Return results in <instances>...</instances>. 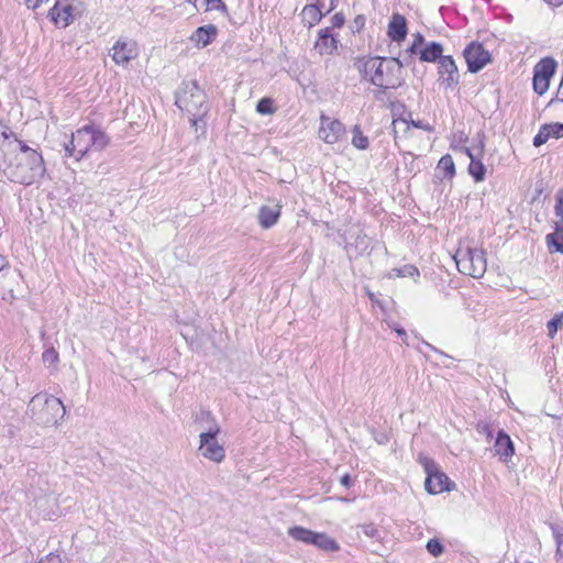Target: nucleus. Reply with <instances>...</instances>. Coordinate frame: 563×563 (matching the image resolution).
<instances>
[{"label":"nucleus","mask_w":563,"mask_h":563,"mask_svg":"<svg viewBox=\"0 0 563 563\" xmlns=\"http://www.w3.org/2000/svg\"><path fill=\"white\" fill-rule=\"evenodd\" d=\"M2 151L4 158L16 151L22 154L15 166L11 164L8 166L14 181L29 186L44 177L46 168L42 155L29 147L23 141L14 137L13 141L5 142L2 145Z\"/></svg>","instance_id":"obj_1"},{"label":"nucleus","mask_w":563,"mask_h":563,"mask_svg":"<svg viewBox=\"0 0 563 563\" xmlns=\"http://www.w3.org/2000/svg\"><path fill=\"white\" fill-rule=\"evenodd\" d=\"M363 78L369 77L373 85L384 89H395L402 85L400 77L404 63L400 58L369 57L355 63Z\"/></svg>","instance_id":"obj_2"},{"label":"nucleus","mask_w":563,"mask_h":563,"mask_svg":"<svg viewBox=\"0 0 563 563\" xmlns=\"http://www.w3.org/2000/svg\"><path fill=\"white\" fill-rule=\"evenodd\" d=\"M29 410L32 419L37 424L54 426L64 418L66 408L59 398L36 394L29 402Z\"/></svg>","instance_id":"obj_3"},{"label":"nucleus","mask_w":563,"mask_h":563,"mask_svg":"<svg viewBox=\"0 0 563 563\" xmlns=\"http://www.w3.org/2000/svg\"><path fill=\"white\" fill-rule=\"evenodd\" d=\"M453 258L459 272L464 275L479 278L486 272L487 263L483 250L470 246H460Z\"/></svg>","instance_id":"obj_4"},{"label":"nucleus","mask_w":563,"mask_h":563,"mask_svg":"<svg viewBox=\"0 0 563 563\" xmlns=\"http://www.w3.org/2000/svg\"><path fill=\"white\" fill-rule=\"evenodd\" d=\"M207 96L199 88L197 81H191L185 86L183 92L177 97L176 104L180 109H185L192 115L194 125L207 113L206 103Z\"/></svg>","instance_id":"obj_5"},{"label":"nucleus","mask_w":563,"mask_h":563,"mask_svg":"<svg viewBox=\"0 0 563 563\" xmlns=\"http://www.w3.org/2000/svg\"><path fill=\"white\" fill-rule=\"evenodd\" d=\"M288 536L296 541L314 545L325 552L340 550L339 543L324 532H316L300 526H294L288 529Z\"/></svg>","instance_id":"obj_6"},{"label":"nucleus","mask_w":563,"mask_h":563,"mask_svg":"<svg viewBox=\"0 0 563 563\" xmlns=\"http://www.w3.org/2000/svg\"><path fill=\"white\" fill-rule=\"evenodd\" d=\"M418 461L427 473L424 487L429 494L434 495L451 489L449 477L439 470L438 464L432 459L420 453L418 455Z\"/></svg>","instance_id":"obj_7"},{"label":"nucleus","mask_w":563,"mask_h":563,"mask_svg":"<svg viewBox=\"0 0 563 563\" xmlns=\"http://www.w3.org/2000/svg\"><path fill=\"white\" fill-rule=\"evenodd\" d=\"M220 433V427L213 422L212 426L199 435V452L200 454L214 463H220L225 457V450L222 444L217 440Z\"/></svg>","instance_id":"obj_8"},{"label":"nucleus","mask_w":563,"mask_h":563,"mask_svg":"<svg viewBox=\"0 0 563 563\" xmlns=\"http://www.w3.org/2000/svg\"><path fill=\"white\" fill-rule=\"evenodd\" d=\"M109 54L117 65L126 66L131 60L137 57L139 46L133 40L120 37L112 46Z\"/></svg>","instance_id":"obj_9"},{"label":"nucleus","mask_w":563,"mask_h":563,"mask_svg":"<svg viewBox=\"0 0 563 563\" xmlns=\"http://www.w3.org/2000/svg\"><path fill=\"white\" fill-rule=\"evenodd\" d=\"M463 55L471 73L479 71L490 62L489 52L484 48L483 44L477 42L470 43L465 47Z\"/></svg>","instance_id":"obj_10"},{"label":"nucleus","mask_w":563,"mask_h":563,"mask_svg":"<svg viewBox=\"0 0 563 563\" xmlns=\"http://www.w3.org/2000/svg\"><path fill=\"white\" fill-rule=\"evenodd\" d=\"M345 133V128L342 122L336 119H331L324 114L321 115V125L319 129V136L328 144L336 143Z\"/></svg>","instance_id":"obj_11"},{"label":"nucleus","mask_w":563,"mask_h":563,"mask_svg":"<svg viewBox=\"0 0 563 563\" xmlns=\"http://www.w3.org/2000/svg\"><path fill=\"white\" fill-rule=\"evenodd\" d=\"M71 150L77 151L79 161L91 148V125H85L71 134Z\"/></svg>","instance_id":"obj_12"},{"label":"nucleus","mask_w":563,"mask_h":563,"mask_svg":"<svg viewBox=\"0 0 563 563\" xmlns=\"http://www.w3.org/2000/svg\"><path fill=\"white\" fill-rule=\"evenodd\" d=\"M439 74L448 88H454L459 85V71L452 56H443L439 62Z\"/></svg>","instance_id":"obj_13"},{"label":"nucleus","mask_w":563,"mask_h":563,"mask_svg":"<svg viewBox=\"0 0 563 563\" xmlns=\"http://www.w3.org/2000/svg\"><path fill=\"white\" fill-rule=\"evenodd\" d=\"M407 33H408V27H407L406 18L399 13H394L391 16V20L388 24V31H387L388 36L394 42L399 43L406 38Z\"/></svg>","instance_id":"obj_14"},{"label":"nucleus","mask_w":563,"mask_h":563,"mask_svg":"<svg viewBox=\"0 0 563 563\" xmlns=\"http://www.w3.org/2000/svg\"><path fill=\"white\" fill-rule=\"evenodd\" d=\"M494 451L503 461H508L515 454L514 443L510 437L503 430L497 434Z\"/></svg>","instance_id":"obj_15"},{"label":"nucleus","mask_w":563,"mask_h":563,"mask_svg":"<svg viewBox=\"0 0 563 563\" xmlns=\"http://www.w3.org/2000/svg\"><path fill=\"white\" fill-rule=\"evenodd\" d=\"M73 7L64 3L62 0H57L54 7L49 10L48 15L55 22H62L64 26H67L73 20Z\"/></svg>","instance_id":"obj_16"},{"label":"nucleus","mask_w":563,"mask_h":563,"mask_svg":"<svg viewBox=\"0 0 563 563\" xmlns=\"http://www.w3.org/2000/svg\"><path fill=\"white\" fill-rule=\"evenodd\" d=\"M217 33L218 29L213 24L200 26L191 34L190 41L198 47H206L216 38Z\"/></svg>","instance_id":"obj_17"},{"label":"nucleus","mask_w":563,"mask_h":563,"mask_svg":"<svg viewBox=\"0 0 563 563\" xmlns=\"http://www.w3.org/2000/svg\"><path fill=\"white\" fill-rule=\"evenodd\" d=\"M314 48L320 55H329L336 49V40L330 33L329 27L320 30L319 38L314 44Z\"/></svg>","instance_id":"obj_18"},{"label":"nucleus","mask_w":563,"mask_h":563,"mask_svg":"<svg viewBox=\"0 0 563 563\" xmlns=\"http://www.w3.org/2000/svg\"><path fill=\"white\" fill-rule=\"evenodd\" d=\"M280 216V206H276L274 208L263 206L258 212V222L260 225L264 229H269L273 227Z\"/></svg>","instance_id":"obj_19"},{"label":"nucleus","mask_w":563,"mask_h":563,"mask_svg":"<svg viewBox=\"0 0 563 563\" xmlns=\"http://www.w3.org/2000/svg\"><path fill=\"white\" fill-rule=\"evenodd\" d=\"M443 53V46L440 43L431 42L424 48L419 51V58L421 62H435L440 60Z\"/></svg>","instance_id":"obj_20"},{"label":"nucleus","mask_w":563,"mask_h":563,"mask_svg":"<svg viewBox=\"0 0 563 563\" xmlns=\"http://www.w3.org/2000/svg\"><path fill=\"white\" fill-rule=\"evenodd\" d=\"M467 156L471 158L468 165V173L473 176L476 181H482L485 178L486 167L482 163L481 158L475 156L470 148H465Z\"/></svg>","instance_id":"obj_21"},{"label":"nucleus","mask_w":563,"mask_h":563,"mask_svg":"<svg viewBox=\"0 0 563 563\" xmlns=\"http://www.w3.org/2000/svg\"><path fill=\"white\" fill-rule=\"evenodd\" d=\"M556 68V62L552 57L542 58L534 67V73L538 76L551 79Z\"/></svg>","instance_id":"obj_22"},{"label":"nucleus","mask_w":563,"mask_h":563,"mask_svg":"<svg viewBox=\"0 0 563 563\" xmlns=\"http://www.w3.org/2000/svg\"><path fill=\"white\" fill-rule=\"evenodd\" d=\"M549 247L563 254V224L555 222V231L547 235Z\"/></svg>","instance_id":"obj_23"},{"label":"nucleus","mask_w":563,"mask_h":563,"mask_svg":"<svg viewBox=\"0 0 563 563\" xmlns=\"http://www.w3.org/2000/svg\"><path fill=\"white\" fill-rule=\"evenodd\" d=\"M109 142V136L102 130L91 125V147L97 151H102Z\"/></svg>","instance_id":"obj_24"},{"label":"nucleus","mask_w":563,"mask_h":563,"mask_svg":"<svg viewBox=\"0 0 563 563\" xmlns=\"http://www.w3.org/2000/svg\"><path fill=\"white\" fill-rule=\"evenodd\" d=\"M438 169L443 170V177L453 178L455 175V165L451 155H444L438 163Z\"/></svg>","instance_id":"obj_25"},{"label":"nucleus","mask_w":563,"mask_h":563,"mask_svg":"<svg viewBox=\"0 0 563 563\" xmlns=\"http://www.w3.org/2000/svg\"><path fill=\"white\" fill-rule=\"evenodd\" d=\"M352 144L358 150H367L369 142L367 136H365L361 130L360 125H354L353 130Z\"/></svg>","instance_id":"obj_26"},{"label":"nucleus","mask_w":563,"mask_h":563,"mask_svg":"<svg viewBox=\"0 0 563 563\" xmlns=\"http://www.w3.org/2000/svg\"><path fill=\"white\" fill-rule=\"evenodd\" d=\"M563 327V311L556 313L548 323V335L553 339L558 330Z\"/></svg>","instance_id":"obj_27"},{"label":"nucleus","mask_w":563,"mask_h":563,"mask_svg":"<svg viewBox=\"0 0 563 563\" xmlns=\"http://www.w3.org/2000/svg\"><path fill=\"white\" fill-rule=\"evenodd\" d=\"M320 7H322V3L316 5V4H309L306 5L303 9V12L308 15H310L311 20L309 21L310 25H313L314 23L319 22L322 18V12L320 10Z\"/></svg>","instance_id":"obj_28"},{"label":"nucleus","mask_w":563,"mask_h":563,"mask_svg":"<svg viewBox=\"0 0 563 563\" xmlns=\"http://www.w3.org/2000/svg\"><path fill=\"white\" fill-rule=\"evenodd\" d=\"M550 528L552 530L555 543H556V551L555 554H562L563 550V527L559 525H550Z\"/></svg>","instance_id":"obj_29"},{"label":"nucleus","mask_w":563,"mask_h":563,"mask_svg":"<svg viewBox=\"0 0 563 563\" xmlns=\"http://www.w3.org/2000/svg\"><path fill=\"white\" fill-rule=\"evenodd\" d=\"M550 85V79L533 74V89L538 95H543Z\"/></svg>","instance_id":"obj_30"},{"label":"nucleus","mask_w":563,"mask_h":563,"mask_svg":"<svg viewBox=\"0 0 563 563\" xmlns=\"http://www.w3.org/2000/svg\"><path fill=\"white\" fill-rule=\"evenodd\" d=\"M256 111L261 114H273L275 112L273 100L269 98H262L256 104Z\"/></svg>","instance_id":"obj_31"},{"label":"nucleus","mask_w":563,"mask_h":563,"mask_svg":"<svg viewBox=\"0 0 563 563\" xmlns=\"http://www.w3.org/2000/svg\"><path fill=\"white\" fill-rule=\"evenodd\" d=\"M428 552L438 558L444 552V547L438 539H430L426 545Z\"/></svg>","instance_id":"obj_32"},{"label":"nucleus","mask_w":563,"mask_h":563,"mask_svg":"<svg viewBox=\"0 0 563 563\" xmlns=\"http://www.w3.org/2000/svg\"><path fill=\"white\" fill-rule=\"evenodd\" d=\"M358 529L363 534L373 539H380V532L377 527L373 523L360 526Z\"/></svg>","instance_id":"obj_33"},{"label":"nucleus","mask_w":563,"mask_h":563,"mask_svg":"<svg viewBox=\"0 0 563 563\" xmlns=\"http://www.w3.org/2000/svg\"><path fill=\"white\" fill-rule=\"evenodd\" d=\"M550 137V133L548 132V128L544 125L541 126L538 134L533 137V145L539 147L543 145Z\"/></svg>","instance_id":"obj_34"},{"label":"nucleus","mask_w":563,"mask_h":563,"mask_svg":"<svg viewBox=\"0 0 563 563\" xmlns=\"http://www.w3.org/2000/svg\"><path fill=\"white\" fill-rule=\"evenodd\" d=\"M42 360H43L44 364H47V365L56 364L58 362V353L54 347H49L44 351V353L42 355Z\"/></svg>","instance_id":"obj_35"},{"label":"nucleus","mask_w":563,"mask_h":563,"mask_svg":"<svg viewBox=\"0 0 563 563\" xmlns=\"http://www.w3.org/2000/svg\"><path fill=\"white\" fill-rule=\"evenodd\" d=\"M205 10H225L227 7L222 0H202Z\"/></svg>","instance_id":"obj_36"},{"label":"nucleus","mask_w":563,"mask_h":563,"mask_svg":"<svg viewBox=\"0 0 563 563\" xmlns=\"http://www.w3.org/2000/svg\"><path fill=\"white\" fill-rule=\"evenodd\" d=\"M16 135L10 131V129L2 124L0 121V141H2L1 146L9 141H13Z\"/></svg>","instance_id":"obj_37"},{"label":"nucleus","mask_w":563,"mask_h":563,"mask_svg":"<svg viewBox=\"0 0 563 563\" xmlns=\"http://www.w3.org/2000/svg\"><path fill=\"white\" fill-rule=\"evenodd\" d=\"M548 128V132L550 133V136H553L555 139H560L563 136V123H551L545 124Z\"/></svg>","instance_id":"obj_38"},{"label":"nucleus","mask_w":563,"mask_h":563,"mask_svg":"<svg viewBox=\"0 0 563 563\" xmlns=\"http://www.w3.org/2000/svg\"><path fill=\"white\" fill-rule=\"evenodd\" d=\"M555 214L560 218L556 223L563 224V188L558 192L556 196Z\"/></svg>","instance_id":"obj_39"},{"label":"nucleus","mask_w":563,"mask_h":563,"mask_svg":"<svg viewBox=\"0 0 563 563\" xmlns=\"http://www.w3.org/2000/svg\"><path fill=\"white\" fill-rule=\"evenodd\" d=\"M394 271L397 273V276H402V277L419 275V271L412 265H405L404 267L397 268Z\"/></svg>","instance_id":"obj_40"},{"label":"nucleus","mask_w":563,"mask_h":563,"mask_svg":"<svg viewBox=\"0 0 563 563\" xmlns=\"http://www.w3.org/2000/svg\"><path fill=\"white\" fill-rule=\"evenodd\" d=\"M420 46L416 44H411L409 48L405 52V54H408L407 57H404V59H400L405 65H409L412 62V55L419 53Z\"/></svg>","instance_id":"obj_41"},{"label":"nucleus","mask_w":563,"mask_h":563,"mask_svg":"<svg viewBox=\"0 0 563 563\" xmlns=\"http://www.w3.org/2000/svg\"><path fill=\"white\" fill-rule=\"evenodd\" d=\"M476 430L478 433L485 434L487 439L493 438V429L486 422H478L476 426Z\"/></svg>","instance_id":"obj_42"},{"label":"nucleus","mask_w":563,"mask_h":563,"mask_svg":"<svg viewBox=\"0 0 563 563\" xmlns=\"http://www.w3.org/2000/svg\"><path fill=\"white\" fill-rule=\"evenodd\" d=\"M37 563H63V561L58 554L52 552L44 559H41Z\"/></svg>","instance_id":"obj_43"},{"label":"nucleus","mask_w":563,"mask_h":563,"mask_svg":"<svg viewBox=\"0 0 563 563\" xmlns=\"http://www.w3.org/2000/svg\"><path fill=\"white\" fill-rule=\"evenodd\" d=\"M344 21H345L344 15L341 12L335 13L332 16V19H331V23H332L333 27H341V26H343Z\"/></svg>","instance_id":"obj_44"},{"label":"nucleus","mask_w":563,"mask_h":563,"mask_svg":"<svg viewBox=\"0 0 563 563\" xmlns=\"http://www.w3.org/2000/svg\"><path fill=\"white\" fill-rule=\"evenodd\" d=\"M389 327H390V328H393V329L396 331V333H397V334L402 339V341H404L405 343H407V342H406L407 333H406V331H405V329H404V328H401V327H396V325H395V327H394V325H389Z\"/></svg>","instance_id":"obj_45"},{"label":"nucleus","mask_w":563,"mask_h":563,"mask_svg":"<svg viewBox=\"0 0 563 563\" xmlns=\"http://www.w3.org/2000/svg\"><path fill=\"white\" fill-rule=\"evenodd\" d=\"M423 42H424V37H423L422 34H420V33L413 34V42H412V44L421 46L423 44Z\"/></svg>","instance_id":"obj_46"},{"label":"nucleus","mask_w":563,"mask_h":563,"mask_svg":"<svg viewBox=\"0 0 563 563\" xmlns=\"http://www.w3.org/2000/svg\"><path fill=\"white\" fill-rule=\"evenodd\" d=\"M341 484L344 486V487H350L351 486V483H352V479H351V476L349 474H344L341 479H340Z\"/></svg>","instance_id":"obj_47"},{"label":"nucleus","mask_w":563,"mask_h":563,"mask_svg":"<svg viewBox=\"0 0 563 563\" xmlns=\"http://www.w3.org/2000/svg\"><path fill=\"white\" fill-rule=\"evenodd\" d=\"M65 151L67 153L68 156H75L77 158V151H73L71 150V144L70 142L65 144Z\"/></svg>","instance_id":"obj_48"},{"label":"nucleus","mask_w":563,"mask_h":563,"mask_svg":"<svg viewBox=\"0 0 563 563\" xmlns=\"http://www.w3.org/2000/svg\"><path fill=\"white\" fill-rule=\"evenodd\" d=\"M430 350H432L433 352L440 354L441 356H445L448 357V355L445 353H443L442 351L438 350L437 347L432 346L431 344H429L428 342H423Z\"/></svg>","instance_id":"obj_49"},{"label":"nucleus","mask_w":563,"mask_h":563,"mask_svg":"<svg viewBox=\"0 0 563 563\" xmlns=\"http://www.w3.org/2000/svg\"><path fill=\"white\" fill-rule=\"evenodd\" d=\"M544 1L552 7H560L563 4V0H544Z\"/></svg>","instance_id":"obj_50"},{"label":"nucleus","mask_w":563,"mask_h":563,"mask_svg":"<svg viewBox=\"0 0 563 563\" xmlns=\"http://www.w3.org/2000/svg\"><path fill=\"white\" fill-rule=\"evenodd\" d=\"M364 21H365V18L363 15H357L354 20V22L360 25V26H363L364 25Z\"/></svg>","instance_id":"obj_51"},{"label":"nucleus","mask_w":563,"mask_h":563,"mask_svg":"<svg viewBox=\"0 0 563 563\" xmlns=\"http://www.w3.org/2000/svg\"><path fill=\"white\" fill-rule=\"evenodd\" d=\"M5 263V258L2 255H0V272L4 268Z\"/></svg>","instance_id":"obj_52"},{"label":"nucleus","mask_w":563,"mask_h":563,"mask_svg":"<svg viewBox=\"0 0 563 563\" xmlns=\"http://www.w3.org/2000/svg\"><path fill=\"white\" fill-rule=\"evenodd\" d=\"M201 416L202 417H206L207 419H210L211 418V413L209 411H202L201 412Z\"/></svg>","instance_id":"obj_53"},{"label":"nucleus","mask_w":563,"mask_h":563,"mask_svg":"<svg viewBox=\"0 0 563 563\" xmlns=\"http://www.w3.org/2000/svg\"><path fill=\"white\" fill-rule=\"evenodd\" d=\"M189 3H192L197 9H199L198 1L199 0H187Z\"/></svg>","instance_id":"obj_54"},{"label":"nucleus","mask_w":563,"mask_h":563,"mask_svg":"<svg viewBox=\"0 0 563 563\" xmlns=\"http://www.w3.org/2000/svg\"><path fill=\"white\" fill-rule=\"evenodd\" d=\"M483 150H484V143H483V141H481V146L478 148V155L483 154Z\"/></svg>","instance_id":"obj_55"},{"label":"nucleus","mask_w":563,"mask_h":563,"mask_svg":"<svg viewBox=\"0 0 563 563\" xmlns=\"http://www.w3.org/2000/svg\"><path fill=\"white\" fill-rule=\"evenodd\" d=\"M413 126L416 128H424L422 124H421V121H418V122H412Z\"/></svg>","instance_id":"obj_56"},{"label":"nucleus","mask_w":563,"mask_h":563,"mask_svg":"<svg viewBox=\"0 0 563 563\" xmlns=\"http://www.w3.org/2000/svg\"><path fill=\"white\" fill-rule=\"evenodd\" d=\"M555 559H556V561L563 560V549H562V554H555Z\"/></svg>","instance_id":"obj_57"},{"label":"nucleus","mask_w":563,"mask_h":563,"mask_svg":"<svg viewBox=\"0 0 563 563\" xmlns=\"http://www.w3.org/2000/svg\"><path fill=\"white\" fill-rule=\"evenodd\" d=\"M334 0H331V5L329 7L328 11L327 12H330L333 8H334V3H333Z\"/></svg>","instance_id":"obj_58"},{"label":"nucleus","mask_w":563,"mask_h":563,"mask_svg":"<svg viewBox=\"0 0 563 563\" xmlns=\"http://www.w3.org/2000/svg\"><path fill=\"white\" fill-rule=\"evenodd\" d=\"M372 301H374V295L372 292L368 294Z\"/></svg>","instance_id":"obj_59"}]
</instances>
